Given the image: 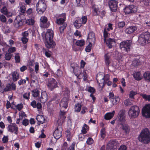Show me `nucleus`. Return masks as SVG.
I'll return each mask as SVG.
<instances>
[{"mask_svg": "<svg viewBox=\"0 0 150 150\" xmlns=\"http://www.w3.org/2000/svg\"><path fill=\"white\" fill-rule=\"evenodd\" d=\"M34 23V21L33 20L29 19L26 21L25 16L22 14L17 16L14 21V25L16 28L21 27L25 24L29 25H33Z\"/></svg>", "mask_w": 150, "mask_h": 150, "instance_id": "obj_1", "label": "nucleus"}, {"mask_svg": "<svg viewBox=\"0 0 150 150\" xmlns=\"http://www.w3.org/2000/svg\"><path fill=\"white\" fill-rule=\"evenodd\" d=\"M53 35V31L50 30H48L46 33L45 32L42 33V37L43 39H45V45L47 48H53L55 45L52 40Z\"/></svg>", "mask_w": 150, "mask_h": 150, "instance_id": "obj_2", "label": "nucleus"}, {"mask_svg": "<svg viewBox=\"0 0 150 150\" xmlns=\"http://www.w3.org/2000/svg\"><path fill=\"white\" fill-rule=\"evenodd\" d=\"M69 91H67L68 94L67 96H65L63 98L59 103V106L60 108L61 121H62V122H64V120L66 118V117L64 116L65 112L63 110V109H66L67 107L68 101L69 98Z\"/></svg>", "mask_w": 150, "mask_h": 150, "instance_id": "obj_3", "label": "nucleus"}, {"mask_svg": "<svg viewBox=\"0 0 150 150\" xmlns=\"http://www.w3.org/2000/svg\"><path fill=\"white\" fill-rule=\"evenodd\" d=\"M138 140L141 143L147 144L150 142V132L147 128L143 129L139 135Z\"/></svg>", "mask_w": 150, "mask_h": 150, "instance_id": "obj_4", "label": "nucleus"}, {"mask_svg": "<svg viewBox=\"0 0 150 150\" xmlns=\"http://www.w3.org/2000/svg\"><path fill=\"white\" fill-rule=\"evenodd\" d=\"M138 41L142 45L150 43V33L148 32L142 33L139 35Z\"/></svg>", "mask_w": 150, "mask_h": 150, "instance_id": "obj_5", "label": "nucleus"}, {"mask_svg": "<svg viewBox=\"0 0 150 150\" xmlns=\"http://www.w3.org/2000/svg\"><path fill=\"white\" fill-rule=\"evenodd\" d=\"M140 110L137 105L132 106L129 109L128 115L131 118L134 119L137 117L139 115Z\"/></svg>", "mask_w": 150, "mask_h": 150, "instance_id": "obj_6", "label": "nucleus"}, {"mask_svg": "<svg viewBox=\"0 0 150 150\" xmlns=\"http://www.w3.org/2000/svg\"><path fill=\"white\" fill-rule=\"evenodd\" d=\"M36 11L39 14H42L44 12L47 8V6L43 0H39L36 5Z\"/></svg>", "mask_w": 150, "mask_h": 150, "instance_id": "obj_7", "label": "nucleus"}, {"mask_svg": "<svg viewBox=\"0 0 150 150\" xmlns=\"http://www.w3.org/2000/svg\"><path fill=\"white\" fill-rule=\"evenodd\" d=\"M132 41L131 40H127L121 42L120 44V48L122 50L128 52L129 51Z\"/></svg>", "mask_w": 150, "mask_h": 150, "instance_id": "obj_8", "label": "nucleus"}, {"mask_svg": "<svg viewBox=\"0 0 150 150\" xmlns=\"http://www.w3.org/2000/svg\"><path fill=\"white\" fill-rule=\"evenodd\" d=\"M47 86L49 89L52 91L57 87V83L54 79L50 78L48 79Z\"/></svg>", "mask_w": 150, "mask_h": 150, "instance_id": "obj_9", "label": "nucleus"}, {"mask_svg": "<svg viewBox=\"0 0 150 150\" xmlns=\"http://www.w3.org/2000/svg\"><path fill=\"white\" fill-rule=\"evenodd\" d=\"M118 142L115 140L109 141L106 146V150H115L117 146Z\"/></svg>", "mask_w": 150, "mask_h": 150, "instance_id": "obj_10", "label": "nucleus"}, {"mask_svg": "<svg viewBox=\"0 0 150 150\" xmlns=\"http://www.w3.org/2000/svg\"><path fill=\"white\" fill-rule=\"evenodd\" d=\"M142 113L143 117L146 118H150V105H146L144 106L142 109Z\"/></svg>", "mask_w": 150, "mask_h": 150, "instance_id": "obj_11", "label": "nucleus"}, {"mask_svg": "<svg viewBox=\"0 0 150 150\" xmlns=\"http://www.w3.org/2000/svg\"><path fill=\"white\" fill-rule=\"evenodd\" d=\"M62 129L61 125H59L53 133L54 137L56 139H59L62 135Z\"/></svg>", "mask_w": 150, "mask_h": 150, "instance_id": "obj_12", "label": "nucleus"}, {"mask_svg": "<svg viewBox=\"0 0 150 150\" xmlns=\"http://www.w3.org/2000/svg\"><path fill=\"white\" fill-rule=\"evenodd\" d=\"M96 79L97 82L100 86L102 85V88H103L105 85V76L103 74H98L96 76Z\"/></svg>", "mask_w": 150, "mask_h": 150, "instance_id": "obj_13", "label": "nucleus"}, {"mask_svg": "<svg viewBox=\"0 0 150 150\" xmlns=\"http://www.w3.org/2000/svg\"><path fill=\"white\" fill-rule=\"evenodd\" d=\"M116 127L117 129L122 130L126 134H128L130 130L129 126L125 123L117 126Z\"/></svg>", "mask_w": 150, "mask_h": 150, "instance_id": "obj_14", "label": "nucleus"}, {"mask_svg": "<svg viewBox=\"0 0 150 150\" xmlns=\"http://www.w3.org/2000/svg\"><path fill=\"white\" fill-rule=\"evenodd\" d=\"M124 10L125 13L128 14L135 13L137 11V7L133 5H130L127 6Z\"/></svg>", "mask_w": 150, "mask_h": 150, "instance_id": "obj_15", "label": "nucleus"}, {"mask_svg": "<svg viewBox=\"0 0 150 150\" xmlns=\"http://www.w3.org/2000/svg\"><path fill=\"white\" fill-rule=\"evenodd\" d=\"M117 1L115 0H110L109 2V5L112 11L115 12L117 10Z\"/></svg>", "mask_w": 150, "mask_h": 150, "instance_id": "obj_16", "label": "nucleus"}, {"mask_svg": "<svg viewBox=\"0 0 150 150\" xmlns=\"http://www.w3.org/2000/svg\"><path fill=\"white\" fill-rule=\"evenodd\" d=\"M47 19L45 16H42L40 19V26L42 28H47L50 25V23L47 22Z\"/></svg>", "mask_w": 150, "mask_h": 150, "instance_id": "obj_17", "label": "nucleus"}, {"mask_svg": "<svg viewBox=\"0 0 150 150\" xmlns=\"http://www.w3.org/2000/svg\"><path fill=\"white\" fill-rule=\"evenodd\" d=\"M96 41L95 34L93 32H90L88 35L87 42L89 43H94Z\"/></svg>", "mask_w": 150, "mask_h": 150, "instance_id": "obj_18", "label": "nucleus"}, {"mask_svg": "<svg viewBox=\"0 0 150 150\" xmlns=\"http://www.w3.org/2000/svg\"><path fill=\"white\" fill-rule=\"evenodd\" d=\"M60 18L57 19L56 22L58 25H64V23H64L66 19V14L65 13L62 14L60 15Z\"/></svg>", "mask_w": 150, "mask_h": 150, "instance_id": "obj_19", "label": "nucleus"}, {"mask_svg": "<svg viewBox=\"0 0 150 150\" xmlns=\"http://www.w3.org/2000/svg\"><path fill=\"white\" fill-rule=\"evenodd\" d=\"M106 45L109 48H111L112 46L115 44V39L110 38L108 39L107 40H104Z\"/></svg>", "mask_w": 150, "mask_h": 150, "instance_id": "obj_20", "label": "nucleus"}, {"mask_svg": "<svg viewBox=\"0 0 150 150\" xmlns=\"http://www.w3.org/2000/svg\"><path fill=\"white\" fill-rule=\"evenodd\" d=\"M36 119L38 121V125H40L41 124H42L45 122V117L42 115H38L36 117Z\"/></svg>", "mask_w": 150, "mask_h": 150, "instance_id": "obj_21", "label": "nucleus"}, {"mask_svg": "<svg viewBox=\"0 0 150 150\" xmlns=\"http://www.w3.org/2000/svg\"><path fill=\"white\" fill-rule=\"evenodd\" d=\"M92 8L93 10V15L98 16L100 14V11L97 6L94 5L92 6Z\"/></svg>", "mask_w": 150, "mask_h": 150, "instance_id": "obj_22", "label": "nucleus"}, {"mask_svg": "<svg viewBox=\"0 0 150 150\" xmlns=\"http://www.w3.org/2000/svg\"><path fill=\"white\" fill-rule=\"evenodd\" d=\"M18 128L17 125L15 123L9 125L8 126V130L11 132H13L16 129Z\"/></svg>", "mask_w": 150, "mask_h": 150, "instance_id": "obj_23", "label": "nucleus"}, {"mask_svg": "<svg viewBox=\"0 0 150 150\" xmlns=\"http://www.w3.org/2000/svg\"><path fill=\"white\" fill-rule=\"evenodd\" d=\"M136 29L137 28L135 26H130L127 28L125 32L126 33L130 34L133 33Z\"/></svg>", "mask_w": 150, "mask_h": 150, "instance_id": "obj_24", "label": "nucleus"}, {"mask_svg": "<svg viewBox=\"0 0 150 150\" xmlns=\"http://www.w3.org/2000/svg\"><path fill=\"white\" fill-rule=\"evenodd\" d=\"M74 24V26L76 28H79L82 25V23L80 18H78L75 21Z\"/></svg>", "mask_w": 150, "mask_h": 150, "instance_id": "obj_25", "label": "nucleus"}, {"mask_svg": "<svg viewBox=\"0 0 150 150\" xmlns=\"http://www.w3.org/2000/svg\"><path fill=\"white\" fill-rule=\"evenodd\" d=\"M115 111H113L112 112H109L105 114L104 116L106 120H109L111 119L114 116Z\"/></svg>", "mask_w": 150, "mask_h": 150, "instance_id": "obj_26", "label": "nucleus"}, {"mask_svg": "<svg viewBox=\"0 0 150 150\" xmlns=\"http://www.w3.org/2000/svg\"><path fill=\"white\" fill-rule=\"evenodd\" d=\"M125 117L119 116L117 120V126H118L122 124L125 123Z\"/></svg>", "mask_w": 150, "mask_h": 150, "instance_id": "obj_27", "label": "nucleus"}, {"mask_svg": "<svg viewBox=\"0 0 150 150\" xmlns=\"http://www.w3.org/2000/svg\"><path fill=\"white\" fill-rule=\"evenodd\" d=\"M133 76L134 78L137 80H141L142 77L141 76V74L139 72H135L133 74Z\"/></svg>", "mask_w": 150, "mask_h": 150, "instance_id": "obj_28", "label": "nucleus"}, {"mask_svg": "<svg viewBox=\"0 0 150 150\" xmlns=\"http://www.w3.org/2000/svg\"><path fill=\"white\" fill-rule=\"evenodd\" d=\"M144 79L148 81H150V72L147 71L145 72L143 75Z\"/></svg>", "mask_w": 150, "mask_h": 150, "instance_id": "obj_29", "label": "nucleus"}, {"mask_svg": "<svg viewBox=\"0 0 150 150\" xmlns=\"http://www.w3.org/2000/svg\"><path fill=\"white\" fill-rule=\"evenodd\" d=\"M105 61L106 64L108 66L110 64V61L109 60L110 56L108 55V54H106L105 55Z\"/></svg>", "mask_w": 150, "mask_h": 150, "instance_id": "obj_30", "label": "nucleus"}, {"mask_svg": "<svg viewBox=\"0 0 150 150\" xmlns=\"http://www.w3.org/2000/svg\"><path fill=\"white\" fill-rule=\"evenodd\" d=\"M13 79L14 81H16L19 78V74L16 71H14L12 74Z\"/></svg>", "mask_w": 150, "mask_h": 150, "instance_id": "obj_31", "label": "nucleus"}, {"mask_svg": "<svg viewBox=\"0 0 150 150\" xmlns=\"http://www.w3.org/2000/svg\"><path fill=\"white\" fill-rule=\"evenodd\" d=\"M85 41L83 40H77L76 42V45L82 47L85 44Z\"/></svg>", "mask_w": 150, "mask_h": 150, "instance_id": "obj_32", "label": "nucleus"}, {"mask_svg": "<svg viewBox=\"0 0 150 150\" xmlns=\"http://www.w3.org/2000/svg\"><path fill=\"white\" fill-rule=\"evenodd\" d=\"M113 105H116L120 101V98L118 96H115L111 100Z\"/></svg>", "mask_w": 150, "mask_h": 150, "instance_id": "obj_33", "label": "nucleus"}, {"mask_svg": "<svg viewBox=\"0 0 150 150\" xmlns=\"http://www.w3.org/2000/svg\"><path fill=\"white\" fill-rule=\"evenodd\" d=\"M124 104L127 106H130L133 104L131 101L129 99H127L124 101Z\"/></svg>", "mask_w": 150, "mask_h": 150, "instance_id": "obj_34", "label": "nucleus"}, {"mask_svg": "<svg viewBox=\"0 0 150 150\" xmlns=\"http://www.w3.org/2000/svg\"><path fill=\"white\" fill-rule=\"evenodd\" d=\"M47 95H42L40 98V101L42 103H45L47 100Z\"/></svg>", "mask_w": 150, "mask_h": 150, "instance_id": "obj_35", "label": "nucleus"}, {"mask_svg": "<svg viewBox=\"0 0 150 150\" xmlns=\"http://www.w3.org/2000/svg\"><path fill=\"white\" fill-rule=\"evenodd\" d=\"M88 129V127L87 125L85 124L84 126L82 127V129L81 132L83 134H85L87 132V131Z\"/></svg>", "mask_w": 150, "mask_h": 150, "instance_id": "obj_36", "label": "nucleus"}, {"mask_svg": "<svg viewBox=\"0 0 150 150\" xmlns=\"http://www.w3.org/2000/svg\"><path fill=\"white\" fill-rule=\"evenodd\" d=\"M78 6H83L85 4L84 0H76Z\"/></svg>", "mask_w": 150, "mask_h": 150, "instance_id": "obj_37", "label": "nucleus"}, {"mask_svg": "<svg viewBox=\"0 0 150 150\" xmlns=\"http://www.w3.org/2000/svg\"><path fill=\"white\" fill-rule=\"evenodd\" d=\"M32 96L34 97H37L39 95L38 91L37 89H35L32 91Z\"/></svg>", "mask_w": 150, "mask_h": 150, "instance_id": "obj_38", "label": "nucleus"}, {"mask_svg": "<svg viewBox=\"0 0 150 150\" xmlns=\"http://www.w3.org/2000/svg\"><path fill=\"white\" fill-rule=\"evenodd\" d=\"M141 96L142 97V98L145 100H148L149 101H150V95H147L146 94H141Z\"/></svg>", "mask_w": 150, "mask_h": 150, "instance_id": "obj_39", "label": "nucleus"}, {"mask_svg": "<svg viewBox=\"0 0 150 150\" xmlns=\"http://www.w3.org/2000/svg\"><path fill=\"white\" fill-rule=\"evenodd\" d=\"M81 108V105L79 103L75 105V111L77 112H79L80 111Z\"/></svg>", "mask_w": 150, "mask_h": 150, "instance_id": "obj_40", "label": "nucleus"}, {"mask_svg": "<svg viewBox=\"0 0 150 150\" xmlns=\"http://www.w3.org/2000/svg\"><path fill=\"white\" fill-rule=\"evenodd\" d=\"M105 129L104 128H103L100 131V135L101 137L103 139L105 138Z\"/></svg>", "mask_w": 150, "mask_h": 150, "instance_id": "obj_41", "label": "nucleus"}, {"mask_svg": "<svg viewBox=\"0 0 150 150\" xmlns=\"http://www.w3.org/2000/svg\"><path fill=\"white\" fill-rule=\"evenodd\" d=\"M125 25V23L124 21L119 22L117 23V26L119 28H123Z\"/></svg>", "mask_w": 150, "mask_h": 150, "instance_id": "obj_42", "label": "nucleus"}, {"mask_svg": "<svg viewBox=\"0 0 150 150\" xmlns=\"http://www.w3.org/2000/svg\"><path fill=\"white\" fill-rule=\"evenodd\" d=\"M67 25L66 23H64V25L61 26L59 27V30L61 33H63L64 30L66 28Z\"/></svg>", "mask_w": 150, "mask_h": 150, "instance_id": "obj_43", "label": "nucleus"}, {"mask_svg": "<svg viewBox=\"0 0 150 150\" xmlns=\"http://www.w3.org/2000/svg\"><path fill=\"white\" fill-rule=\"evenodd\" d=\"M93 43H89L88 45L86 47L85 50L87 52H89L91 50V47L92 46Z\"/></svg>", "mask_w": 150, "mask_h": 150, "instance_id": "obj_44", "label": "nucleus"}, {"mask_svg": "<svg viewBox=\"0 0 150 150\" xmlns=\"http://www.w3.org/2000/svg\"><path fill=\"white\" fill-rule=\"evenodd\" d=\"M43 51L44 52H45V55L48 57H50L51 56V52L49 51H47L46 50V49L43 50Z\"/></svg>", "mask_w": 150, "mask_h": 150, "instance_id": "obj_45", "label": "nucleus"}, {"mask_svg": "<svg viewBox=\"0 0 150 150\" xmlns=\"http://www.w3.org/2000/svg\"><path fill=\"white\" fill-rule=\"evenodd\" d=\"M136 92L134 91H131L129 94V96L130 98L134 99V96L137 94Z\"/></svg>", "mask_w": 150, "mask_h": 150, "instance_id": "obj_46", "label": "nucleus"}, {"mask_svg": "<svg viewBox=\"0 0 150 150\" xmlns=\"http://www.w3.org/2000/svg\"><path fill=\"white\" fill-rule=\"evenodd\" d=\"M11 57V54L9 53H6L5 54V59L6 60H10Z\"/></svg>", "mask_w": 150, "mask_h": 150, "instance_id": "obj_47", "label": "nucleus"}, {"mask_svg": "<svg viewBox=\"0 0 150 150\" xmlns=\"http://www.w3.org/2000/svg\"><path fill=\"white\" fill-rule=\"evenodd\" d=\"M1 12L4 14H6L8 12L7 8L5 6H4L1 9Z\"/></svg>", "mask_w": 150, "mask_h": 150, "instance_id": "obj_48", "label": "nucleus"}, {"mask_svg": "<svg viewBox=\"0 0 150 150\" xmlns=\"http://www.w3.org/2000/svg\"><path fill=\"white\" fill-rule=\"evenodd\" d=\"M81 23L82 24H85L87 21V17L86 16H83L81 17Z\"/></svg>", "mask_w": 150, "mask_h": 150, "instance_id": "obj_49", "label": "nucleus"}, {"mask_svg": "<svg viewBox=\"0 0 150 150\" xmlns=\"http://www.w3.org/2000/svg\"><path fill=\"white\" fill-rule=\"evenodd\" d=\"M30 92H28V93H26L23 95V97L25 99L28 100L29 99V96H30Z\"/></svg>", "mask_w": 150, "mask_h": 150, "instance_id": "obj_50", "label": "nucleus"}, {"mask_svg": "<svg viewBox=\"0 0 150 150\" xmlns=\"http://www.w3.org/2000/svg\"><path fill=\"white\" fill-rule=\"evenodd\" d=\"M0 18L1 22L5 23L6 21V19L5 16L3 15H1L0 16Z\"/></svg>", "mask_w": 150, "mask_h": 150, "instance_id": "obj_51", "label": "nucleus"}, {"mask_svg": "<svg viewBox=\"0 0 150 150\" xmlns=\"http://www.w3.org/2000/svg\"><path fill=\"white\" fill-rule=\"evenodd\" d=\"M87 72L88 71L87 70L83 71V79L85 81L86 79L87 78Z\"/></svg>", "mask_w": 150, "mask_h": 150, "instance_id": "obj_52", "label": "nucleus"}, {"mask_svg": "<svg viewBox=\"0 0 150 150\" xmlns=\"http://www.w3.org/2000/svg\"><path fill=\"white\" fill-rule=\"evenodd\" d=\"M127 148L126 145H122L120 146L118 150H127Z\"/></svg>", "mask_w": 150, "mask_h": 150, "instance_id": "obj_53", "label": "nucleus"}, {"mask_svg": "<svg viewBox=\"0 0 150 150\" xmlns=\"http://www.w3.org/2000/svg\"><path fill=\"white\" fill-rule=\"evenodd\" d=\"M93 142V140L90 137H89L87 139L86 143L88 144H91Z\"/></svg>", "mask_w": 150, "mask_h": 150, "instance_id": "obj_54", "label": "nucleus"}, {"mask_svg": "<svg viewBox=\"0 0 150 150\" xmlns=\"http://www.w3.org/2000/svg\"><path fill=\"white\" fill-rule=\"evenodd\" d=\"M16 107L19 111L21 110L23 107V105L21 103L18 104Z\"/></svg>", "mask_w": 150, "mask_h": 150, "instance_id": "obj_55", "label": "nucleus"}, {"mask_svg": "<svg viewBox=\"0 0 150 150\" xmlns=\"http://www.w3.org/2000/svg\"><path fill=\"white\" fill-rule=\"evenodd\" d=\"M11 90V86L10 84H8L6 87L5 88L4 90L5 91H10Z\"/></svg>", "mask_w": 150, "mask_h": 150, "instance_id": "obj_56", "label": "nucleus"}, {"mask_svg": "<svg viewBox=\"0 0 150 150\" xmlns=\"http://www.w3.org/2000/svg\"><path fill=\"white\" fill-rule=\"evenodd\" d=\"M52 100H57L58 101L59 100V98L58 97L57 94H54L53 97L52 98Z\"/></svg>", "mask_w": 150, "mask_h": 150, "instance_id": "obj_57", "label": "nucleus"}, {"mask_svg": "<svg viewBox=\"0 0 150 150\" xmlns=\"http://www.w3.org/2000/svg\"><path fill=\"white\" fill-rule=\"evenodd\" d=\"M125 112V110H124L122 109L120 110V111L119 113V117H125L124 114Z\"/></svg>", "mask_w": 150, "mask_h": 150, "instance_id": "obj_58", "label": "nucleus"}, {"mask_svg": "<svg viewBox=\"0 0 150 150\" xmlns=\"http://www.w3.org/2000/svg\"><path fill=\"white\" fill-rule=\"evenodd\" d=\"M108 35V33L106 29L105 28L104 29V36L105 38V39H104V40H105V38H107Z\"/></svg>", "mask_w": 150, "mask_h": 150, "instance_id": "obj_59", "label": "nucleus"}, {"mask_svg": "<svg viewBox=\"0 0 150 150\" xmlns=\"http://www.w3.org/2000/svg\"><path fill=\"white\" fill-rule=\"evenodd\" d=\"M2 141L4 143H6L8 141V136H4L3 138L2 139Z\"/></svg>", "mask_w": 150, "mask_h": 150, "instance_id": "obj_60", "label": "nucleus"}, {"mask_svg": "<svg viewBox=\"0 0 150 150\" xmlns=\"http://www.w3.org/2000/svg\"><path fill=\"white\" fill-rule=\"evenodd\" d=\"M16 48L14 47H13L9 48L8 50V52L11 54L14 52L16 51Z\"/></svg>", "mask_w": 150, "mask_h": 150, "instance_id": "obj_61", "label": "nucleus"}, {"mask_svg": "<svg viewBox=\"0 0 150 150\" xmlns=\"http://www.w3.org/2000/svg\"><path fill=\"white\" fill-rule=\"evenodd\" d=\"M28 39L26 37H22L21 40L23 44H26L28 41Z\"/></svg>", "mask_w": 150, "mask_h": 150, "instance_id": "obj_62", "label": "nucleus"}, {"mask_svg": "<svg viewBox=\"0 0 150 150\" xmlns=\"http://www.w3.org/2000/svg\"><path fill=\"white\" fill-rule=\"evenodd\" d=\"M28 120L27 119H25L23 120L22 122V124L25 126H27L28 124Z\"/></svg>", "mask_w": 150, "mask_h": 150, "instance_id": "obj_63", "label": "nucleus"}, {"mask_svg": "<svg viewBox=\"0 0 150 150\" xmlns=\"http://www.w3.org/2000/svg\"><path fill=\"white\" fill-rule=\"evenodd\" d=\"M88 91L92 93L95 92V90L94 88L90 87L88 89Z\"/></svg>", "mask_w": 150, "mask_h": 150, "instance_id": "obj_64", "label": "nucleus"}]
</instances>
